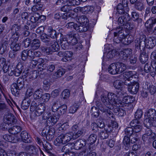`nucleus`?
<instances>
[{
  "instance_id": "nucleus-1",
  "label": "nucleus",
  "mask_w": 156,
  "mask_h": 156,
  "mask_svg": "<svg viewBox=\"0 0 156 156\" xmlns=\"http://www.w3.org/2000/svg\"><path fill=\"white\" fill-rule=\"evenodd\" d=\"M121 92L116 94L105 91L101 95V100L105 106L107 108L112 109L114 106L119 105L121 101V98L123 96Z\"/></svg>"
},
{
  "instance_id": "nucleus-2",
  "label": "nucleus",
  "mask_w": 156,
  "mask_h": 156,
  "mask_svg": "<svg viewBox=\"0 0 156 156\" xmlns=\"http://www.w3.org/2000/svg\"><path fill=\"white\" fill-rule=\"evenodd\" d=\"M129 9L128 7L127 1L126 4L124 5L121 3L119 4L117 8V11L118 13L119 14L124 13L121 16L119 17L118 20V23L119 25L120 26H125L126 27V28L129 30H131L133 28V25H130L129 21L130 20L131 18L129 14L126 12L129 10Z\"/></svg>"
},
{
  "instance_id": "nucleus-3",
  "label": "nucleus",
  "mask_w": 156,
  "mask_h": 156,
  "mask_svg": "<svg viewBox=\"0 0 156 156\" xmlns=\"http://www.w3.org/2000/svg\"><path fill=\"white\" fill-rule=\"evenodd\" d=\"M135 46L137 49H143L145 47L149 49L153 48L155 45L156 41L154 37H150L146 39V36L143 35L140 38H137L135 41Z\"/></svg>"
},
{
  "instance_id": "nucleus-4",
  "label": "nucleus",
  "mask_w": 156,
  "mask_h": 156,
  "mask_svg": "<svg viewBox=\"0 0 156 156\" xmlns=\"http://www.w3.org/2000/svg\"><path fill=\"white\" fill-rule=\"evenodd\" d=\"M73 138L72 133H62L59 135L55 140L54 144L55 146L59 147L69 142Z\"/></svg>"
},
{
  "instance_id": "nucleus-5",
  "label": "nucleus",
  "mask_w": 156,
  "mask_h": 156,
  "mask_svg": "<svg viewBox=\"0 0 156 156\" xmlns=\"http://www.w3.org/2000/svg\"><path fill=\"white\" fill-rule=\"evenodd\" d=\"M59 117L57 115L51 113H48L44 112L42 115V119L44 120L47 119L46 123L48 126H52L56 124L58 121Z\"/></svg>"
},
{
  "instance_id": "nucleus-6",
  "label": "nucleus",
  "mask_w": 156,
  "mask_h": 156,
  "mask_svg": "<svg viewBox=\"0 0 156 156\" xmlns=\"http://www.w3.org/2000/svg\"><path fill=\"white\" fill-rule=\"evenodd\" d=\"M58 43L55 41H51L50 47H41V50L47 54H51L54 52L57 51L58 50Z\"/></svg>"
},
{
  "instance_id": "nucleus-7",
  "label": "nucleus",
  "mask_w": 156,
  "mask_h": 156,
  "mask_svg": "<svg viewBox=\"0 0 156 156\" xmlns=\"http://www.w3.org/2000/svg\"><path fill=\"white\" fill-rule=\"evenodd\" d=\"M124 32V30L122 27H119L116 28V31L114 33V42L116 43H120L125 38Z\"/></svg>"
},
{
  "instance_id": "nucleus-8",
  "label": "nucleus",
  "mask_w": 156,
  "mask_h": 156,
  "mask_svg": "<svg viewBox=\"0 0 156 156\" xmlns=\"http://www.w3.org/2000/svg\"><path fill=\"white\" fill-rule=\"evenodd\" d=\"M130 125L133 129L134 133L136 134V136L138 138L139 133L141 131L143 128L142 123L138 120L134 119L131 122Z\"/></svg>"
},
{
  "instance_id": "nucleus-9",
  "label": "nucleus",
  "mask_w": 156,
  "mask_h": 156,
  "mask_svg": "<svg viewBox=\"0 0 156 156\" xmlns=\"http://www.w3.org/2000/svg\"><path fill=\"white\" fill-rule=\"evenodd\" d=\"M98 107L101 111L105 113L104 116L107 120H109L111 122L115 119V115L110 111V109H108L105 106H102L101 104H100Z\"/></svg>"
},
{
  "instance_id": "nucleus-10",
  "label": "nucleus",
  "mask_w": 156,
  "mask_h": 156,
  "mask_svg": "<svg viewBox=\"0 0 156 156\" xmlns=\"http://www.w3.org/2000/svg\"><path fill=\"white\" fill-rule=\"evenodd\" d=\"M26 151L31 154V156H39V154H42L43 155L44 154L43 152L39 149H37L35 146L33 145H28L26 147Z\"/></svg>"
},
{
  "instance_id": "nucleus-11",
  "label": "nucleus",
  "mask_w": 156,
  "mask_h": 156,
  "mask_svg": "<svg viewBox=\"0 0 156 156\" xmlns=\"http://www.w3.org/2000/svg\"><path fill=\"white\" fill-rule=\"evenodd\" d=\"M125 134L131 137L132 143H135L137 140L138 138L136 134L134 133V131L132 127H127L125 129Z\"/></svg>"
},
{
  "instance_id": "nucleus-12",
  "label": "nucleus",
  "mask_w": 156,
  "mask_h": 156,
  "mask_svg": "<svg viewBox=\"0 0 156 156\" xmlns=\"http://www.w3.org/2000/svg\"><path fill=\"white\" fill-rule=\"evenodd\" d=\"M132 53V51L131 49L126 48L121 51L119 55L121 59L126 61L128 58L130 57Z\"/></svg>"
},
{
  "instance_id": "nucleus-13",
  "label": "nucleus",
  "mask_w": 156,
  "mask_h": 156,
  "mask_svg": "<svg viewBox=\"0 0 156 156\" xmlns=\"http://www.w3.org/2000/svg\"><path fill=\"white\" fill-rule=\"evenodd\" d=\"M55 132V129L51 128L48 130L47 133L45 130H43L42 132V134L43 136H46V138L47 140L51 141L53 138Z\"/></svg>"
},
{
  "instance_id": "nucleus-14",
  "label": "nucleus",
  "mask_w": 156,
  "mask_h": 156,
  "mask_svg": "<svg viewBox=\"0 0 156 156\" xmlns=\"http://www.w3.org/2000/svg\"><path fill=\"white\" fill-rule=\"evenodd\" d=\"M118 127V124L115 121V119L110 121L109 124L107 126H105V129L107 132H112L113 130L117 129Z\"/></svg>"
},
{
  "instance_id": "nucleus-15",
  "label": "nucleus",
  "mask_w": 156,
  "mask_h": 156,
  "mask_svg": "<svg viewBox=\"0 0 156 156\" xmlns=\"http://www.w3.org/2000/svg\"><path fill=\"white\" fill-rule=\"evenodd\" d=\"M66 37L67 38V41L68 43L71 45H75L78 42L74 34L73 33H70L67 34Z\"/></svg>"
},
{
  "instance_id": "nucleus-16",
  "label": "nucleus",
  "mask_w": 156,
  "mask_h": 156,
  "mask_svg": "<svg viewBox=\"0 0 156 156\" xmlns=\"http://www.w3.org/2000/svg\"><path fill=\"white\" fill-rule=\"evenodd\" d=\"M143 88L145 89L148 90L151 94H154L156 91V87L153 85L147 82H146L143 85Z\"/></svg>"
},
{
  "instance_id": "nucleus-17",
  "label": "nucleus",
  "mask_w": 156,
  "mask_h": 156,
  "mask_svg": "<svg viewBox=\"0 0 156 156\" xmlns=\"http://www.w3.org/2000/svg\"><path fill=\"white\" fill-rule=\"evenodd\" d=\"M45 105L44 103H41L39 104L36 108V111L34 112L35 115L37 116H39L42 115L45 109Z\"/></svg>"
},
{
  "instance_id": "nucleus-18",
  "label": "nucleus",
  "mask_w": 156,
  "mask_h": 156,
  "mask_svg": "<svg viewBox=\"0 0 156 156\" xmlns=\"http://www.w3.org/2000/svg\"><path fill=\"white\" fill-rule=\"evenodd\" d=\"M144 124V126L147 128L151 126L156 127V116L149 119H145Z\"/></svg>"
},
{
  "instance_id": "nucleus-19",
  "label": "nucleus",
  "mask_w": 156,
  "mask_h": 156,
  "mask_svg": "<svg viewBox=\"0 0 156 156\" xmlns=\"http://www.w3.org/2000/svg\"><path fill=\"white\" fill-rule=\"evenodd\" d=\"M139 83L135 82L132 85L129 86L128 88V91L133 94H135L137 93L139 90Z\"/></svg>"
},
{
  "instance_id": "nucleus-20",
  "label": "nucleus",
  "mask_w": 156,
  "mask_h": 156,
  "mask_svg": "<svg viewBox=\"0 0 156 156\" xmlns=\"http://www.w3.org/2000/svg\"><path fill=\"white\" fill-rule=\"evenodd\" d=\"M3 138L5 140L12 143H16L20 140L16 136H11L8 134L4 135Z\"/></svg>"
},
{
  "instance_id": "nucleus-21",
  "label": "nucleus",
  "mask_w": 156,
  "mask_h": 156,
  "mask_svg": "<svg viewBox=\"0 0 156 156\" xmlns=\"http://www.w3.org/2000/svg\"><path fill=\"white\" fill-rule=\"evenodd\" d=\"M85 140L80 139L75 141L73 143L74 148L76 150H79L85 145Z\"/></svg>"
},
{
  "instance_id": "nucleus-22",
  "label": "nucleus",
  "mask_w": 156,
  "mask_h": 156,
  "mask_svg": "<svg viewBox=\"0 0 156 156\" xmlns=\"http://www.w3.org/2000/svg\"><path fill=\"white\" fill-rule=\"evenodd\" d=\"M61 37L60 38V44L63 50H66L68 48L69 43L67 41V38L66 36H63L61 34H60Z\"/></svg>"
},
{
  "instance_id": "nucleus-23",
  "label": "nucleus",
  "mask_w": 156,
  "mask_h": 156,
  "mask_svg": "<svg viewBox=\"0 0 156 156\" xmlns=\"http://www.w3.org/2000/svg\"><path fill=\"white\" fill-rule=\"evenodd\" d=\"M116 65L118 74L123 72L126 69V65L122 62H117L116 63Z\"/></svg>"
},
{
  "instance_id": "nucleus-24",
  "label": "nucleus",
  "mask_w": 156,
  "mask_h": 156,
  "mask_svg": "<svg viewBox=\"0 0 156 156\" xmlns=\"http://www.w3.org/2000/svg\"><path fill=\"white\" fill-rule=\"evenodd\" d=\"M41 68L42 70H46L48 73L52 72L55 70V66L54 65L51 64L48 65L46 64H43Z\"/></svg>"
},
{
  "instance_id": "nucleus-25",
  "label": "nucleus",
  "mask_w": 156,
  "mask_h": 156,
  "mask_svg": "<svg viewBox=\"0 0 156 156\" xmlns=\"http://www.w3.org/2000/svg\"><path fill=\"white\" fill-rule=\"evenodd\" d=\"M22 130L21 127L18 126H15L10 127L9 132L12 134L16 135L19 133Z\"/></svg>"
},
{
  "instance_id": "nucleus-26",
  "label": "nucleus",
  "mask_w": 156,
  "mask_h": 156,
  "mask_svg": "<svg viewBox=\"0 0 156 156\" xmlns=\"http://www.w3.org/2000/svg\"><path fill=\"white\" fill-rule=\"evenodd\" d=\"M145 119H150L154 118L156 116L155 110L153 109H149L147 113L145 115Z\"/></svg>"
},
{
  "instance_id": "nucleus-27",
  "label": "nucleus",
  "mask_w": 156,
  "mask_h": 156,
  "mask_svg": "<svg viewBox=\"0 0 156 156\" xmlns=\"http://www.w3.org/2000/svg\"><path fill=\"white\" fill-rule=\"evenodd\" d=\"M41 45V42L39 40L34 39L30 44V46L32 49L35 50L39 48Z\"/></svg>"
},
{
  "instance_id": "nucleus-28",
  "label": "nucleus",
  "mask_w": 156,
  "mask_h": 156,
  "mask_svg": "<svg viewBox=\"0 0 156 156\" xmlns=\"http://www.w3.org/2000/svg\"><path fill=\"white\" fill-rule=\"evenodd\" d=\"M20 136L23 141L25 143H29L30 142V136L25 131H22L20 134Z\"/></svg>"
},
{
  "instance_id": "nucleus-29",
  "label": "nucleus",
  "mask_w": 156,
  "mask_h": 156,
  "mask_svg": "<svg viewBox=\"0 0 156 156\" xmlns=\"http://www.w3.org/2000/svg\"><path fill=\"white\" fill-rule=\"evenodd\" d=\"M134 8L139 11H142L144 9V2L142 0H139L135 3Z\"/></svg>"
},
{
  "instance_id": "nucleus-30",
  "label": "nucleus",
  "mask_w": 156,
  "mask_h": 156,
  "mask_svg": "<svg viewBox=\"0 0 156 156\" xmlns=\"http://www.w3.org/2000/svg\"><path fill=\"white\" fill-rule=\"evenodd\" d=\"M135 101V98L133 96H127L123 97L122 102L123 103L128 104L133 103Z\"/></svg>"
},
{
  "instance_id": "nucleus-31",
  "label": "nucleus",
  "mask_w": 156,
  "mask_h": 156,
  "mask_svg": "<svg viewBox=\"0 0 156 156\" xmlns=\"http://www.w3.org/2000/svg\"><path fill=\"white\" fill-rule=\"evenodd\" d=\"M156 23V18H151L148 20L145 23V26L147 29L151 28L153 25Z\"/></svg>"
},
{
  "instance_id": "nucleus-32",
  "label": "nucleus",
  "mask_w": 156,
  "mask_h": 156,
  "mask_svg": "<svg viewBox=\"0 0 156 156\" xmlns=\"http://www.w3.org/2000/svg\"><path fill=\"white\" fill-rule=\"evenodd\" d=\"M108 70L109 73L111 74H118L116 63L111 64L108 68Z\"/></svg>"
},
{
  "instance_id": "nucleus-33",
  "label": "nucleus",
  "mask_w": 156,
  "mask_h": 156,
  "mask_svg": "<svg viewBox=\"0 0 156 156\" xmlns=\"http://www.w3.org/2000/svg\"><path fill=\"white\" fill-rule=\"evenodd\" d=\"M31 100L28 98L24 99L21 104V108L24 110L27 109L30 106Z\"/></svg>"
},
{
  "instance_id": "nucleus-34",
  "label": "nucleus",
  "mask_w": 156,
  "mask_h": 156,
  "mask_svg": "<svg viewBox=\"0 0 156 156\" xmlns=\"http://www.w3.org/2000/svg\"><path fill=\"white\" fill-rule=\"evenodd\" d=\"M76 28V30L77 31L82 32L87 31L88 28V26L83 24H80L79 25L77 24Z\"/></svg>"
},
{
  "instance_id": "nucleus-35",
  "label": "nucleus",
  "mask_w": 156,
  "mask_h": 156,
  "mask_svg": "<svg viewBox=\"0 0 156 156\" xmlns=\"http://www.w3.org/2000/svg\"><path fill=\"white\" fill-rule=\"evenodd\" d=\"M65 73V69H61L58 70L53 75L52 78L53 79L58 78L62 76Z\"/></svg>"
},
{
  "instance_id": "nucleus-36",
  "label": "nucleus",
  "mask_w": 156,
  "mask_h": 156,
  "mask_svg": "<svg viewBox=\"0 0 156 156\" xmlns=\"http://www.w3.org/2000/svg\"><path fill=\"white\" fill-rule=\"evenodd\" d=\"M48 34L49 36L52 38H56L57 34L55 30H53L51 27H49L48 29Z\"/></svg>"
},
{
  "instance_id": "nucleus-37",
  "label": "nucleus",
  "mask_w": 156,
  "mask_h": 156,
  "mask_svg": "<svg viewBox=\"0 0 156 156\" xmlns=\"http://www.w3.org/2000/svg\"><path fill=\"white\" fill-rule=\"evenodd\" d=\"M80 11L84 14L87 12H92L94 10L93 7L90 6H87L82 7H80Z\"/></svg>"
},
{
  "instance_id": "nucleus-38",
  "label": "nucleus",
  "mask_w": 156,
  "mask_h": 156,
  "mask_svg": "<svg viewBox=\"0 0 156 156\" xmlns=\"http://www.w3.org/2000/svg\"><path fill=\"white\" fill-rule=\"evenodd\" d=\"M8 46V41H5L0 46V54H3L7 50Z\"/></svg>"
},
{
  "instance_id": "nucleus-39",
  "label": "nucleus",
  "mask_w": 156,
  "mask_h": 156,
  "mask_svg": "<svg viewBox=\"0 0 156 156\" xmlns=\"http://www.w3.org/2000/svg\"><path fill=\"white\" fill-rule=\"evenodd\" d=\"M6 120L8 121L7 124L9 125L13 123L16 121V119L14 118V116L11 114H8L5 116Z\"/></svg>"
},
{
  "instance_id": "nucleus-40",
  "label": "nucleus",
  "mask_w": 156,
  "mask_h": 156,
  "mask_svg": "<svg viewBox=\"0 0 156 156\" xmlns=\"http://www.w3.org/2000/svg\"><path fill=\"white\" fill-rule=\"evenodd\" d=\"M16 41H12L10 45V48L13 51H17L20 49V45Z\"/></svg>"
},
{
  "instance_id": "nucleus-41",
  "label": "nucleus",
  "mask_w": 156,
  "mask_h": 156,
  "mask_svg": "<svg viewBox=\"0 0 156 156\" xmlns=\"http://www.w3.org/2000/svg\"><path fill=\"white\" fill-rule=\"evenodd\" d=\"M22 72L16 68L14 69L12 68V69L9 71V75L12 76L14 75L16 76H18L20 75Z\"/></svg>"
},
{
  "instance_id": "nucleus-42",
  "label": "nucleus",
  "mask_w": 156,
  "mask_h": 156,
  "mask_svg": "<svg viewBox=\"0 0 156 156\" xmlns=\"http://www.w3.org/2000/svg\"><path fill=\"white\" fill-rule=\"evenodd\" d=\"M66 110L67 106L66 105H64L60 106L57 111L58 116L59 117L60 115L64 114L66 112Z\"/></svg>"
},
{
  "instance_id": "nucleus-43",
  "label": "nucleus",
  "mask_w": 156,
  "mask_h": 156,
  "mask_svg": "<svg viewBox=\"0 0 156 156\" xmlns=\"http://www.w3.org/2000/svg\"><path fill=\"white\" fill-rule=\"evenodd\" d=\"M131 140V137L130 138L128 136H125L123 140V143L125 146V149L128 150L130 147V144Z\"/></svg>"
},
{
  "instance_id": "nucleus-44",
  "label": "nucleus",
  "mask_w": 156,
  "mask_h": 156,
  "mask_svg": "<svg viewBox=\"0 0 156 156\" xmlns=\"http://www.w3.org/2000/svg\"><path fill=\"white\" fill-rule=\"evenodd\" d=\"M97 140V136L94 134H91L87 139V141L91 145L94 143Z\"/></svg>"
},
{
  "instance_id": "nucleus-45",
  "label": "nucleus",
  "mask_w": 156,
  "mask_h": 156,
  "mask_svg": "<svg viewBox=\"0 0 156 156\" xmlns=\"http://www.w3.org/2000/svg\"><path fill=\"white\" fill-rule=\"evenodd\" d=\"M78 20L80 24H83L88 26V20L85 16H81L78 18Z\"/></svg>"
},
{
  "instance_id": "nucleus-46",
  "label": "nucleus",
  "mask_w": 156,
  "mask_h": 156,
  "mask_svg": "<svg viewBox=\"0 0 156 156\" xmlns=\"http://www.w3.org/2000/svg\"><path fill=\"white\" fill-rule=\"evenodd\" d=\"M21 89L18 88L17 86L16 83H13L11 86V90L12 94L15 95L18 94V90H21Z\"/></svg>"
},
{
  "instance_id": "nucleus-47",
  "label": "nucleus",
  "mask_w": 156,
  "mask_h": 156,
  "mask_svg": "<svg viewBox=\"0 0 156 156\" xmlns=\"http://www.w3.org/2000/svg\"><path fill=\"white\" fill-rule=\"evenodd\" d=\"M58 125L59 126L58 128L59 130L62 131H66L69 127V123L67 122H65L62 124L61 123L58 124Z\"/></svg>"
},
{
  "instance_id": "nucleus-48",
  "label": "nucleus",
  "mask_w": 156,
  "mask_h": 156,
  "mask_svg": "<svg viewBox=\"0 0 156 156\" xmlns=\"http://www.w3.org/2000/svg\"><path fill=\"white\" fill-rule=\"evenodd\" d=\"M24 79L22 77H19L14 83H16L19 89H22L24 85Z\"/></svg>"
},
{
  "instance_id": "nucleus-49",
  "label": "nucleus",
  "mask_w": 156,
  "mask_h": 156,
  "mask_svg": "<svg viewBox=\"0 0 156 156\" xmlns=\"http://www.w3.org/2000/svg\"><path fill=\"white\" fill-rule=\"evenodd\" d=\"M42 92L41 90L37 89L34 93L33 95V98L35 99H38L41 98Z\"/></svg>"
},
{
  "instance_id": "nucleus-50",
  "label": "nucleus",
  "mask_w": 156,
  "mask_h": 156,
  "mask_svg": "<svg viewBox=\"0 0 156 156\" xmlns=\"http://www.w3.org/2000/svg\"><path fill=\"white\" fill-rule=\"evenodd\" d=\"M11 29V33H19L20 27L17 24H14L12 26Z\"/></svg>"
},
{
  "instance_id": "nucleus-51",
  "label": "nucleus",
  "mask_w": 156,
  "mask_h": 156,
  "mask_svg": "<svg viewBox=\"0 0 156 156\" xmlns=\"http://www.w3.org/2000/svg\"><path fill=\"white\" fill-rule=\"evenodd\" d=\"M92 151L91 150V146H89L86 148L85 150L81 152L79 154L78 156H87L88 153H90Z\"/></svg>"
},
{
  "instance_id": "nucleus-52",
  "label": "nucleus",
  "mask_w": 156,
  "mask_h": 156,
  "mask_svg": "<svg viewBox=\"0 0 156 156\" xmlns=\"http://www.w3.org/2000/svg\"><path fill=\"white\" fill-rule=\"evenodd\" d=\"M72 149V145L68 144L64 146L62 149L61 151L62 152L66 153L70 151Z\"/></svg>"
},
{
  "instance_id": "nucleus-53",
  "label": "nucleus",
  "mask_w": 156,
  "mask_h": 156,
  "mask_svg": "<svg viewBox=\"0 0 156 156\" xmlns=\"http://www.w3.org/2000/svg\"><path fill=\"white\" fill-rule=\"evenodd\" d=\"M79 107V105L78 104L75 103L70 107L69 109V113L72 114L75 113L78 109Z\"/></svg>"
},
{
  "instance_id": "nucleus-54",
  "label": "nucleus",
  "mask_w": 156,
  "mask_h": 156,
  "mask_svg": "<svg viewBox=\"0 0 156 156\" xmlns=\"http://www.w3.org/2000/svg\"><path fill=\"white\" fill-rule=\"evenodd\" d=\"M83 133V130L81 129H80L76 132L73 133V134H72L73 138V139L78 138Z\"/></svg>"
},
{
  "instance_id": "nucleus-55",
  "label": "nucleus",
  "mask_w": 156,
  "mask_h": 156,
  "mask_svg": "<svg viewBox=\"0 0 156 156\" xmlns=\"http://www.w3.org/2000/svg\"><path fill=\"white\" fill-rule=\"evenodd\" d=\"M68 4L62 6L61 8V10L64 12H69L71 11L72 9V7L71 5H69V3Z\"/></svg>"
},
{
  "instance_id": "nucleus-56",
  "label": "nucleus",
  "mask_w": 156,
  "mask_h": 156,
  "mask_svg": "<svg viewBox=\"0 0 156 156\" xmlns=\"http://www.w3.org/2000/svg\"><path fill=\"white\" fill-rule=\"evenodd\" d=\"M40 14L38 13H35L34 15L30 18V20L32 23H36L39 19Z\"/></svg>"
},
{
  "instance_id": "nucleus-57",
  "label": "nucleus",
  "mask_w": 156,
  "mask_h": 156,
  "mask_svg": "<svg viewBox=\"0 0 156 156\" xmlns=\"http://www.w3.org/2000/svg\"><path fill=\"white\" fill-rule=\"evenodd\" d=\"M38 73L35 70L31 71L29 75V78L33 80L35 79L38 75Z\"/></svg>"
},
{
  "instance_id": "nucleus-58",
  "label": "nucleus",
  "mask_w": 156,
  "mask_h": 156,
  "mask_svg": "<svg viewBox=\"0 0 156 156\" xmlns=\"http://www.w3.org/2000/svg\"><path fill=\"white\" fill-rule=\"evenodd\" d=\"M40 38L44 42L48 43L50 41V39L48 37V35L44 33L41 35Z\"/></svg>"
},
{
  "instance_id": "nucleus-59",
  "label": "nucleus",
  "mask_w": 156,
  "mask_h": 156,
  "mask_svg": "<svg viewBox=\"0 0 156 156\" xmlns=\"http://www.w3.org/2000/svg\"><path fill=\"white\" fill-rule=\"evenodd\" d=\"M113 85L115 88L119 89L122 86V82L120 80H116L114 82Z\"/></svg>"
},
{
  "instance_id": "nucleus-60",
  "label": "nucleus",
  "mask_w": 156,
  "mask_h": 156,
  "mask_svg": "<svg viewBox=\"0 0 156 156\" xmlns=\"http://www.w3.org/2000/svg\"><path fill=\"white\" fill-rule=\"evenodd\" d=\"M70 94V91L68 89H65L62 92V97L64 99L68 98L69 97Z\"/></svg>"
},
{
  "instance_id": "nucleus-61",
  "label": "nucleus",
  "mask_w": 156,
  "mask_h": 156,
  "mask_svg": "<svg viewBox=\"0 0 156 156\" xmlns=\"http://www.w3.org/2000/svg\"><path fill=\"white\" fill-rule=\"evenodd\" d=\"M143 112L140 109H138L136 112L135 114V117L136 119H140L143 115Z\"/></svg>"
},
{
  "instance_id": "nucleus-62",
  "label": "nucleus",
  "mask_w": 156,
  "mask_h": 156,
  "mask_svg": "<svg viewBox=\"0 0 156 156\" xmlns=\"http://www.w3.org/2000/svg\"><path fill=\"white\" fill-rule=\"evenodd\" d=\"M76 26L77 24L74 23L70 22L66 24V27L67 28L69 29H73L76 30Z\"/></svg>"
},
{
  "instance_id": "nucleus-63",
  "label": "nucleus",
  "mask_w": 156,
  "mask_h": 156,
  "mask_svg": "<svg viewBox=\"0 0 156 156\" xmlns=\"http://www.w3.org/2000/svg\"><path fill=\"white\" fill-rule=\"evenodd\" d=\"M98 109L95 107H92L90 110V112L92 115H93L95 117L98 116L99 114L98 112Z\"/></svg>"
},
{
  "instance_id": "nucleus-64",
  "label": "nucleus",
  "mask_w": 156,
  "mask_h": 156,
  "mask_svg": "<svg viewBox=\"0 0 156 156\" xmlns=\"http://www.w3.org/2000/svg\"><path fill=\"white\" fill-rule=\"evenodd\" d=\"M50 98V95L49 93H45L42 95L41 98L44 102H48Z\"/></svg>"
}]
</instances>
